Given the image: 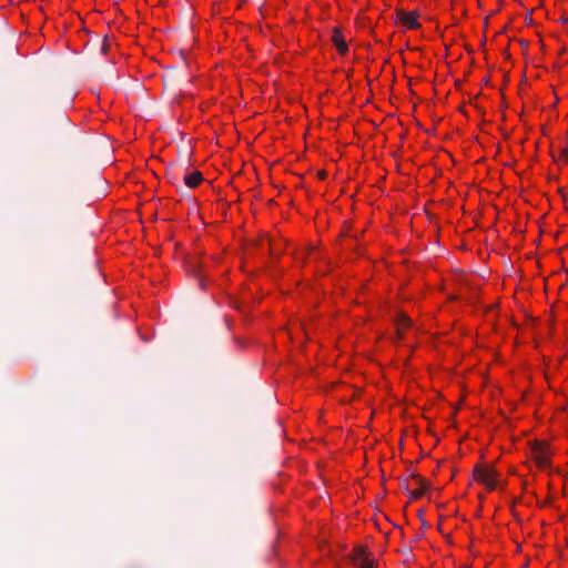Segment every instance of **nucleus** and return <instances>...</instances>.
<instances>
[{
	"mask_svg": "<svg viewBox=\"0 0 568 568\" xmlns=\"http://www.w3.org/2000/svg\"><path fill=\"white\" fill-rule=\"evenodd\" d=\"M474 477L477 481L484 484L489 490L497 487V471L493 467L476 466Z\"/></svg>",
	"mask_w": 568,
	"mask_h": 568,
	"instance_id": "1",
	"label": "nucleus"
},
{
	"mask_svg": "<svg viewBox=\"0 0 568 568\" xmlns=\"http://www.w3.org/2000/svg\"><path fill=\"white\" fill-rule=\"evenodd\" d=\"M332 41L341 54H345L347 52L348 47L339 29H334L332 34Z\"/></svg>",
	"mask_w": 568,
	"mask_h": 568,
	"instance_id": "5",
	"label": "nucleus"
},
{
	"mask_svg": "<svg viewBox=\"0 0 568 568\" xmlns=\"http://www.w3.org/2000/svg\"><path fill=\"white\" fill-rule=\"evenodd\" d=\"M532 457L540 468H547L550 465L549 448L544 442H534L531 445Z\"/></svg>",
	"mask_w": 568,
	"mask_h": 568,
	"instance_id": "2",
	"label": "nucleus"
},
{
	"mask_svg": "<svg viewBox=\"0 0 568 568\" xmlns=\"http://www.w3.org/2000/svg\"><path fill=\"white\" fill-rule=\"evenodd\" d=\"M203 181V175L200 171H193L184 176V183L186 186L193 189L196 187Z\"/></svg>",
	"mask_w": 568,
	"mask_h": 568,
	"instance_id": "7",
	"label": "nucleus"
},
{
	"mask_svg": "<svg viewBox=\"0 0 568 568\" xmlns=\"http://www.w3.org/2000/svg\"><path fill=\"white\" fill-rule=\"evenodd\" d=\"M560 154H561V156H562V158H565V159H567V160H568V148H564V149L561 150V153H560Z\"/></svg>",
	"mask_w": 568,
	"mask_h": 568,
	"instance_id": "10",
	"label": "nucleus"
},
{
	"mask_svg": "<svg viewBox=\"0 0 568 568\" xmlns=\"http://www.w3.org/2000/svg\"><path fill=\"white\" fill-rule=\"evenodd\" d=\"M352 561L356 568H373V562L368 559L364 547H356L352 555Z\"/></svg>",
	"mask_w": 568,
	"mask_h": 568,
	"instance_id": "3",
	"label": "nucleus"
},
{
	"mask_svg": "<svg viewBox=\"0 0 568 568\" xmlns=\"http://www.w3.org/2000/svg\"><path fill=\"white\" fill-rule=\"evenodd\" d=\"M398 20L400 23L405 24L409 29L419 28V22L417 21V13L415 12H405L398 11L397 13Z\"/></svg>",
	"mask_w": 568,
	"mask_h": 568,
	"instance_id": "4",
	"label": "nucleus"
},
{
	"mask_svg": "<svg viewBox=\"0 0 568 568\" xmlns=\"http://www.w3.org/2000/svg\"><path fill=\"white\" fill-rule=\"evenodd\" d=\"M325 175H326V173H325V172L320 173V176H321L322 179H324V178H325Z\"/></svg>",
	"mask_w": 568,
	"mask_h": 568,
	"instance_id": "12",
	"label": "nucleus"
},
{
	"mask_svg": "<svg viewBox=\"0 0 568 568\" xmlns=\"http://www.w3.org/2000/svg\"><path fill=\"white\" fill-rule=\"evenodd\" d=\"M108 49H109V43H108V41H106V40H104V41L102 42V45H101V52H102V53H106V52H108Z\"/></svg>",
	"mask_w": 568,
	"mask_h": 568,
	"instance_id": "9",
	"label": "nucleus"
},
{
	"mask_svg": "<svg viewBox=\"0 0 568 568\" xmlns=\"http://www.w3.org/2000/svg\"><path fill=\"white\" fill-rule=\"evenodd\" d=\"M409 325H410L409 318L406 317L405 315H400L398 317V320H397V332H398V335L400 336L403 327H408Z\"/></svg>",
	"mask_w": 568,
	"mask_h": 568,
	"instance_id": "8",
	"label": "nucleus"
},
{
	"mask_svg": "<svg viewBox=\"0 0 568 568\" xmlns=\"http://www.w3.org/2000/svg\"><path fill=\"white\" fill-rule=\"evenodd\" d=\"M560 21H561L562 23H565V22H567V21H568V19H567V18H561V19H560Z\"/></svg>",
	"mask_w": 568,
	"mask_h": 568,
	"instance_id": "11",
	"label": "nucleus"
},
{
	"mask_svg": "<svg viewBox=\"0 0 568 568\" xmlns=\"http://www.w3.org/2000/svg\"><path fill=\"white\" fill-rule=\"evenodd\" d=\"M413 478L418 484V488L413 490V491H410V498L418 499V498H420L423 496L425 490L428 488V483L423 477H420L417 474H414Z\"/></svg>",
	"mask_w": 568,
	"mask_h": 568,
	"instance_id": "6",
	"label": "nucleus"
}]
</instances>
